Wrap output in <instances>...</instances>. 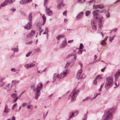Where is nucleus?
<instances>
[{
	"label": "nucleus",
	"instance_id": "15",
	"mask_svg": "<svg viewBox=\"0 0 120 120\" xmlns=\"http://www.w3.org/2000/svg\"><path fill=\"white\" fill-rule=\"evenodd\" d=\"M35 31L32 30L27 35V37L28 38H30L32 37L35 34Z\"/></svg>",
	"mask_w": 120,
	"mask_h": 120
},
{
	"label": "nucleus",
	"instance_id": "44",
	"mask_svg": "<svg viewBox=\"0 0 120 120\" xmlns=\"http://www.w3.org/2000/svg\"><path fill=\"white\" fill-rule=\"evenodd\" d=\"M26 3H29L31 2L32 1V0H25Z\"/></svg>",
	"mask_w": 120,
	"mask_h": 120
},
{
	"label": "nucleus",
	"instance_id": "63",
	"mask_svg": "<svg viewBox=\"0 0 120 120\" xmlns=\"http://www.w3.org/2000/svg\"><path fill=\"white\" fill-rule=\"evenodd\" d=\"M105 67H104V68L102 69H101V71H102V72H104V70H105Z\"/></svg>",
	"mask_w": 120,
	"mask_h": 120
},
{
	"label": "nucleus",
	"instance_id": "49",
	"mask_svg": "<svg viewBox=\"0 0 120 120\" xmlns=\"http://www.w3.org/2000/svg\"><path fill=\"white\" fill-rule=\"evenodd\" d=\"M114 38V36H112L111 38L110 39H109V41L110 42H111L112 40H113Z\"/></svg>",
	"mask_w": 120,
	"mask_h": 120
},
{
	"label": "nucleus",
	"instance_id": "55",
	"mask_svg": "<svg viewBox=\"0 0 120 120\" xmlns=\"http://www.w3.org/2000/svg\"><path fill=\"white\" fill-rule=\"evenodd\" d=\"M103 86V84L101 85V86L100 88L99 89V91H101V89L102 87Z\"/></svg>",
	"mask_w": 120,
	"mask_h": 120
},
{
	"label": "nucleus",
	"instance_id": "47",
	"mask_svg": "<svg viewBox=\"0 0 120 120\" xmlns=\"http://www.w3.org/2000/svg\"><path fill=\"white\" fill-rule=\"evenodd\" d=\"M67 11L66 10L63 13V15H64L65 16L67 15Z\"/></svg>",
	"mask_w": 120,
	"mask_h": 120
},
{
	"label": "nucleus",
	"instance_id": "7",
	"mask_svg": "<svg viewBox=\"0 0 120 120\" xmlns=\"http://www.w3.org/2000/svg\"><path fill=\"white\" fill-rule=\"evenodd\" d=\"M91 24L93 26V29L94 30H95L96 28V19H92L91 21Z\"/></svg>",
	"mask_w": 120,
	"mask_h": 120
},
{
	"label": "nucleus",
	"instance_id": "50",
	"mask_svg": "<svg viewBox=\"0 0 120 120\" xmlns=\"http://www.w3.org/2000/svg\"><path fill=\"white\" fill-rule=\"evenodd\" d=\"M73 56L74 57V61H75V60H76V55H75V54H73Z\"/></svg>",
	"mask_w": 120,
	"mask_h": 120
},
{
	"label": "nucleus",
	"instance_id": "51",
	"mask_svg": "<svg viewBox=\"0 0 120 120\" xmlns=\"http://www.w3.org/2000/svg\"><path fill=\"white\" fill-rule=\"evenodd\" d=\"M15 98L14 99V100L13 101V102H16L17 101V100L18 99V97H16V98Z\"/></svg>",
	"mask_w": 120,
	"mask_h": 120
},
{
	"label": "nucleus",
	"instance_id": "27",
	"mask_svg": "<svg viewBox=\"0 0 120 120\" xmlns=\"http://www.w3.org/2000/svg\"><path fill=\"white\" fill-rule=\"evenodd\" d=\"M11 50L12 51H14L13 53H15V52H17L18 51V49L17 48H15L11 49Z\"/></svg>",
	"mask_w": 120,
	"mask_h": 120
},
{
	"label": "nucleus",
	"instance_id": "42",
	"mask_svg": "<svg viewBox=\"0 0 120 120\" xmlns=\"http://www.w3.org/2000/svg\"><path fill=\"white\" fill-rule=\"evenodd\" d=\"M31 88L34 91H35L37 90V89L36 88H35L34 87V85H32L31 86Z\"/></svg>",
	"mask_w": 120,
	"mask_h": 120
},
{
	"label": "nucleus",
	"instance_id": "3",
	"mask_svg": "<svg viewBox=\"0 0 120 120\" xmlns=\"http://www.w3.org/2000/svg\"><path fill=\"white\" fill-rule=\"evenodd\" d=\"M70 72L69 69L66 68L65 69L60 75L56 73L53 76V78L56 77L58 79H61L63 78L66 76V75Z\"/></svg>",
	"mask_w": 120,
	"mask_h": 120
},
{
	"label": "nucleus",
	"instance_id": "17",
	"mask_svg": "<svg viewBox=\"0 0 120 120\" xmlns=\"http://www.w3.org/2000/svg\"><path fill=\"white\" fill-rule=\"evenodd\" d=\"M40 24V23L39 22H38L37 24V26L39 28V34L40 35H41V33L43 31V30L41 29V26H39L38 25L39 24Z\"/></svg>",
	"mask_w": 120,
	"mask_h": 120
},
{
	"label": "nucleus",
	"instance_id": "31",
	"mask_svg": "<svg viewBox=\"0 0 120 120\" xmlns=\"http://www.w3.org/2000/svg\"><path fill=\"white\" fill-rule=\"evenodd\" d=\"M91 98L89 97H87L85 99L82 100L83 102H84L86 101H88V100L90 99Z\"/></svg>",
	"mask_w": 120,
	"mask_h": 120
},
{
	"label": "nucleus",
	"instance_id": "64",
	"mask_svg": "<svg viewBox=\"0 0 120 120\" xmlns=\"http://www.w3.org/2000/svg\"><path fill=\"white\" fill-rule=\"evenodd\" d=\"M100 75H97L96 76V77H95V79H97L99 77V76H100Z\"/></svg>",
	"mask_w": 120,
	"mask_h": 120
},
{
	"label": "nucleus",
	"instance_id": "28",
	"mask_svg": "<svg viewBox=\"0 0 120 120\" xmlns=\"http://www.w3.org/2000/svg\"><path fill=\"white\" fill-rule=\"evenodd\" d=\"M28 64L29 68L32 67L34 66L35 65L33 63H30Z\"/></svg>",
	"mask_w": 120,
	"mask_h": 120
},
{
	"label": "nucleus",
	"instance_id": "22",
	"mask_svg": "<svg viewBox=\"0 0 120 120\" xmlns=\"http://www.w3.org/2000/svg\"><path fill=\"white\" fill-rule=\"evenodd\" d=\"M49 31H48V29L47 27H46L45 28V32H44L43 34H47V38L48 37V33Z\"/></svg>",
	"mask_w": 120,
	"mask_h": 120
},
{
	"label": "nucleus",
	"instance_id": "32",
	"mask_svg": "<svg viewBox=\"0 0 120 120\" xmlns=\"http://www.w3.org/2000/svg\"><path fill=\"white\" fill-rule=\"evenodd\" d=\"M2 80L3 79H0V87L2 86L4 83L2 82Z\"/></svg>",
	"mask_w": 120,
	"mask_h": 120
},
{
	"label": "nucleus",
	"instance_id": "37",
	"mask_svg": "<svg viewBox=\"0 0 120 120\" xmlns=\"http://www.w3.org/2000/svg\"><path fill=\"white\" fill-rule=\"evenodd\" d=\"M33 105H29L27 107V109H32L33 108Z\"/></svg>",
	"mask_w": 120,
	"mask_h": 120
},
{
	"label": "nucleus",
	"instance_id": "61",
	"mask_svg": "<svg viewBox=\"0 0 120 120\" xmlns=\"http://www.w3.org/2000/svg\"><path fill=\"white\" fill-rule=\"evenodd\" d=\"M117 30V28L113 29H112V31H113V32H115Z\"/></svg>",
	"mask_w": 120,
	"mask_h": 120
},
{
	"label": "nucleus",
	"instance_id": "21",
	"mask_svg": "<svg viewBox=\"0 0 120 120\" xmlns=\"http://www.w3.org/2000/svg\"><path fill=\"white\" fill-rule=\"evenodd\" d=\"M64 6V4H63V2L61 1H60L58 4L57 7L58 9H59V7H63Z\"/></svg>",
	"mask_w": 120,
	"mask_h": 120
},
{
	"label": "nucleus",
	"instance_id": "35",
	"mask_svg": "<svg viewBox=\"0 0 120 120\" xmlns=\"http://www.w3.org/2000/svg\"><path fill=\"white\" fill-rule=\"evenodd\" d=\"M91 11H88L86 12V16H88L90 13Z\"/></svg>",
	"mask_w": 120,
	"mask_h": 120
},
{
	"label": "nucleus",
	"instance_id": "33",
	"mask_svg": "<svg viewBox=\"0 0 120 120\" xmlns=\"http://www.w3.org/2000/svg\"><path fill=\"white\" fill-rule=\"evenodd\" d=\"M101 44L102 45H105L106 44V42L103 40L101 41Z\"/></svg>",
	"mask_w": 120,
	"mask_h": 120
},
{
	"label": "nucleus",
	"instance_id": "38",
	"mask_svg": "<svg viewBox=\"0 0 120 120\" xmlns=\"http://www.w3.org/2000/svg\"><path fill=\"white\" fill-rule=\"evenodd\" d=\"M25 0H22L20 2V3L21 4H23L26 3Z\"/></svg>",
	"mask_w": 120,
	"mask_h": 120
},
{
	"label": "nucleus",
	"instance_id": "9",
	"mask_svg": "<svg viewBox=\"0 0 120 120\" xmlns=\"http://www.w3.org/2000/svg\"><path fill=\"white\" fill-rule=\"evenodd\" d=\"M50 8H47V7H46L45 10L46 15H48L51 16L53 15V13L52 11L49 9Z\"/></svg>",
	"mask_w": 120,
	"mask_h": 120
},
{
	"label": "nucleus",
	"instance_id": "1",
	"mask_svg": "<svg viewBox=\"0 0 120 120\" xmlns=\"http://www.w3.org/2000/svg\"><path fill=\"white\" fill-rule=\"evenodd\" d=\"M116 109V107L107 109L105 111V115L106 116L104 120H111L113 119L112 113L114 112Z\"/></svg>",
	"mask_w": 120,
	"mask_h": 120
},
{
	"label": "nucleus",
	"instance_id": "56",
	"mask_svg": "<svg viewBox=\"0 0 120 120\" xmlns=\"http://www.w3.org/2000/svg\"><path fill=\"white\" fill-rule=\"evenodd\" d=\"M10 11L13 12H14L15 11H16V9H11L10 10Z\"/></svg>",
	"mask_w": 120,
	"mask_h": 120
},
{
	"label": "nucleus",
	"instance_id": "6",
	"mask_svg": "<svg viewBox=\"0 0 120 120\" xmlns=\"http://www.w3.org/2000/svg\"><path fill=\"white\" fill-rule=\"evenodd\" d=\"M82 72V68L80 69L78 71L77 74V77L79 79H83L86 77L85 75L83 74L81 76V75Z\"/></svg>",
	"mask_w": 120,
	"mask_h": 120
},
{
	"label": "nucleus",
	"instance_id": "46",
	"mask_svg": "<svg viewBox=\"0 0 120 120\" xmlns=\"http://www.w3.org/2000/svg\"><path fill=\"white\" fill-rule=\"evenodd\" d=\"M17 103H15L12 106L11 109L12 110L14 108L15 106H16L17 105Z\"/></svg>",
	"mask_w": 120,
	"mask_h": 120
},
{
	"label": "nucleus",
	"instance_id": "19",
	"mask_svg": "<svg viewBox=\"0 0 120 120\" xmlns=\"http://www.w3.org/2000/svg\"><path fill=\"white\" fill-rule=\"evenodd\" d=\"M28 19L29 20V22H32V16L31 13H30L29 15Z\"/></svg>",
	"mask_w": 120,
	"mask_h": 120
},
{
	"label": "nucleus",
	"instance_id": "2",
	"mask_svg": "<svg viewBox=\"0 0 120 120\" xmlns=\"http://www.w3.org/2000/svg\"><path fill=\"white\" fill-rule=\"evenodd\" d=\"M99 11V10H94L93 11L92 13L94 16V18L97 20L99 28L100 29L103 26L102 20L103 19V17H98V14L97 12Z\"/></svg>",
	"mask_w": 120,
	"mask_h": 120
},
{
	"label": "nucleus",
	"instance_id": "23",
	"mask_svg": "<svg viewBox=\"0 0 120 120\" xmlns=\"http://www.w3.org/2000/svg\"><path fill=\"white\" fill-rule=\"evenodd\" d=\"M42 18L43 20V23L42 25H43L45 23L46 21V17L45 16V14H44L42 16Z\"/></svg>",
	"mask_w": 120,
	"mask_h": 120
},
{
	"label": "nucleus",
	"instance_id": "5",
	"mask_svg": "<svg viewBox=\"0 0 120 120\" xmlns=\"http://www.w3.org/2000/svg\"><path fill=\"white\" fill-rule=\"evenodd\" d=\"M79 90H76L74 89L72 92V94L70 95L69 97L71 96V101H74L75 100L77 96V94L79 92Z\"/></svg>",
	"mask_w": 120,
	"mask_h": 120
},
{
	"label": "nucleus",
	"instance_id": "26",
	"mask_svg": "<svg viewBox=\"0 0 120 120\" xmlns=\"http://www.w3.org/2000/svg\"><path fill=\"white\" fill-rule=\"evenodd\" d=\"M17 94L16 93H13L11 94V97L13 98H14L17 97Z\"/></svg>",
	"mask_w": 120,
	"mask_h": 120
},
{
	"label": "nucleus",
	"instance_id": "57",
	"mask_svg": "<svg viewBox=\"0 0 120 120\" xmlns=\"http://www.w3.org/2000/svg\"><path fill=\"white\" fill-rule=\"evenodd\" d=\"M35 50H36V51L37 52H39L40 51V49L39 48H38L36 49Z\"/></svg>",
	"mask_w": 120,
	"mask_h": 120
},
{
	"label": "nucleus",
	"instance_id": "43",
	"mask_svg": "<svg viewBox=\"0 0 120 120\" xmlns=\"http://www.w3.org/2000/svg\"><path fill=\"white\" fill-rule=\"evenodd\" d=\"M24 66L25 68H29V66L28 64H25Z\"/></svg>",
	"mask_w": 120,
	"mask_h": 120
},
{
	"label": "nucleus",
	"instance_id": "59",
	"mask_svg": "<svg viewBox=\"0 0 120 120\" xmlns=\"http://www.w3.org/2000/svg\"><path fill=\"white\" fill-rule=\"evenodd\" d=\"M77 2L78 3H81L82 2V1L81 0H78Z\"/></svg>",
	"mask_w": 120,
	"mask_h": 120
},
{
	"label": "nucleus",
	"instance_id": "12",
	"mask_svg": "<svg viewBox=\"0 0 120 120\" xmlns=\"http://www.w3.org/2000/svg\"><path fill=\"white\" fill-rule=\"evenodd\" d=\"M42 83L41 82H40L37 85V86L36 87L37 91L38 90H39L40 91V90L42 89Z\"/></svg>",
	"mask_w": 120,
	"mask_h": 120
},
{
	"label": "nucleus",
	"instance_id": "36",
	"mask_svg": "<svg viewBox=\"0 0 120 120\" xmlns=\"http://www.w3.org/2000/svg\"><path fill=\"white\" fill-rule=\"evenodd\" d=\"M82 50L81 49H79V50L78 51V53L79 54H81L82 53Z\"/></svg>",
	"mask_w": 120,
	"mask_h": 120
},
{
	"label": "nucleus",
	"instance_id": "34",
	"mask_svg": "<svg viewBox=\"0 0 120 120\" xmlns=\"http://www.w3.org/2000/svg\"><path fill=\"white\" fill-rule=\"evenodd\" d=\"M32 51H30L28 52L26 55V57H29L30 55L32 53Z\"/></svg>",
	"mask_w": 120,
	"mask_h": 120
},
{
	"label": "nucleus",
	"instance_id": "41",
	"mask_svg": "<svg viewBox=\"0 0 120 120\" xmlns=\"http://www.w3.org/2000/svg\"><path fill=\"white\" fill-rule=\"evenodd\" d=\"M28 105V103H23L22 105V106L23 107H24L26 106L27 105Z\"/></svg>",
	"mask_w": 120,
	"mask_h": 120
},
{
	"label": "nucleus",
	"instance_id": "39",
	"mask_svg": "<svg viewBox=\"0 0 120 120\" xmlns=\"http://www.w3.org/2000/svg\"><path fill=\"white\" fill-rule=\"evenodd\" d=\"M74 115V112H72L71 113L70 115L69 118H71L72 117H73V116Z\"/></svg>",
	"mask_w": 120,
	"mask_h": 120
},
{
	"label": "nucleus",
	"instance_id": "60",
	"mask_svg": "<svg viewBox=\"0 0 120 120\" xmlns=\"http://www.w3.org/2000/svg\"><path fill=\"white\" fill-rule=\"evenodd\" d=\"M11 71H12L16 72V70L15 68H13L11 69Z\"/></svg>",
	"mask_w": 120,
	"mask_h": 120
},
{
	"label": "nucleus",
	"instance_id": "10",
	"mask_svg": "<svg viewBox=\"0 0 120 120\" xmlns=\"http://www.w3.org/2000/svg\"><path fill=\"white\" fill-rule=\"evenodd\" d=\"M15 0H5L3 3V4L1 5V6H4L3 5V4H4L5 5H7L8 3L12 4L15 1Z\"/></svg>",
	"mask_w": 120,
	"mask_h": 120
},
{
	"label": "nucleus",
	"instance_id": "11",
	"mask_svg": "<svg viewBox=\"0 0 120 120\" xmlns=\"http://www.w3.org/2000/svg\"><path fill=\"white\" fill-rule=\"evenodd\" d=\"M104 8V6L103 5L100 4L95 5L94 4L93 5V8L94 9H96L98 8L101 9Z\"/></svg>",
	"mask_w": 120,
	"mask_h": 120
},
{
	"label": "nucleus",
	"instance_id": "24",
	"mask_svg": "<svg viewBox=\"0 0 120 120\" xmlns=\"http://www.w3.org/2000/svg\"><path fill=\"white\" fill-rule=\"evenodd\" d=\"M120 75V74L118 71L114 75L115 80H117V79L118 78Z\"/></svg>",
	"mask_w": 120,
	"mask_h": 120
},
{
	"label": "nucleus",
	"instance_id": "25",
	"mask_svg": "<svg viewBox=\"0 0 120 120\" xmlns=\"http://www.w3.org/2000/svg\"><path fill=\"white\" fill-rule=\"evenodd\" d=\"M104 11L106 17L107 18H109L110 16L109 12L107 10H105Z\"/></svg>",
	"mask_w": 120,
	"mask_h": 120
},
{
	"label": "nucleus",
	"instance_id": "13",
	"mask_svg": "<svg viewBox=\"0 0 120 120\" xmlns=\"http://www.w3.org/2000/svg\"><path fill=\"white\" fill-rule=\"evenodd\" d=\"M83 14V12H81L76 17V19L77 20H79L82 17Z\"/></svg>",
	"mask_w": 120,
	"mask_h": 120
},
{
	"label": "nucleus",
	"instance_id": "30",
	"mask_svg": "<svg viewBox=\"0 0 120 120\" xmlns=\"http://www.w3.org/2000/svg\"><path fill=\"white\" fill-rule=\"evenodd\" d=\"M70 64V61H68L67 63L65 65V67H66V68H65V69L66 68H67V67H68L69 66V65ZM67 69H68V68H67ZM69 71H70V69H69Z\"/></svg>",
	"mask_w": 120,
	"mask_h": 120
},
{
	"label": "nucleus",
	"instance_id": "48",
	"mask_svg": "<svg viewBox=\"0 0 120 120\" xmlns=\"http://www.w3.org/2000/svg\"><path fill=\"white\" fill-rule=\"evenodd\" d=\"M25 90L23 91L20 94V95L18 96V97L19 98H20L21 96L22 95V94H24V93L25 92Z\"/></svg>",
	"mask_w": 120,
	"mask_h": 120
},
{
	"label": "nucleus",
	"instance_id": "58",
	"mask_svg": "<svg viewBox=\"0 0 120 120\" xmlns=\"http://www.w3.org/2000/svg\"><path fill=\"white\" fill-rule=\"evenodd\" d=\"M73 41V40H69L68 41V43H72Z\"/></svg>",
	"mask_w": 120,
	"mask_h": 120
},
{
	"label": "nucleus",
	"instance_id": "16",
	"mask_svg": "<svg viewBox=\"0 0 120 120\" xmlns=\"http://www.w3.org/2000/svg\"><path fill=\"white\" fill-rule=\"evenodd\" d=\"M5 105L4 110V112L8 113L9 112L10 109L8 108V106L6 104H5Z\"/></svg>",
	"mask_w": 120,
	"mask_h": 120
},
{
	"label": "nucleus",
	"instance_id": "18",
	"mask_svg": "<svg viewBox=\"0 0 120 120\" xmlns=\"http://www.w3.org/2000/svg\"><path fill=\"white\" fill-rule=\"evenodd\" d=\"M40 94V91L39 90H38L37 91L36 95L35 97V99H37Z\"/></svg>",
	"mask_w": 120,
	"mask_h": 120
},
{
	"label": "nucleus",
	"instance_id": "52",
	"mask_svg": "<svg viewBox=\"0 0 120 120\" xmlns=\"http://www.w3.org/2000/svg\"><path fill=\"white\" fill-rule=\"evenodd\" d=\"M48 0H44V5H45L47 3V1Z\"/></svg>",
	"mask_w": 120,
	"mask_h": 120
},
{
	"label": "nucleus",
	"instance_id": "40",
	"mask_svg": "<svg viewBox=\"0 0 120 120\" xmlns=\"http://www.w3.org/2000/svg\"><path fill=\"white\" fill-rule=\"evenodd\" d=\"M83 47V44H82L81 43L80 44V45L79 46V49H82Z\"/></svg>",
	"mask_w": 120,
	"mask_h": 120
},
{
	"label": "nucleus",
	"instance_id": "14",
	"mask_svg": "<svg viewBox=\"0 0 120 120\" xmlns=\"http://www.w3.org/2000/svg\"><path fill=\"white\" fill-rule=\"evenodd\" d=\"M67 44L66 38H65L64 40L62 42V43L60 45V47L61 48H64L67 45Z\"/></svg>",
	"mask_w": 120,
	"mask_h": 120
},
{
	"label": "nucleus",
	"instance_id": "29",
	"mask_svg": "<svg viewBox=\"0 0 120 120\" xmlns=\"http://www.w3.org/2000/svg\"><path fill=\"white\" fill-rule=\"evenodd\" d=\"M88 112L87 111V112H86V114H85L84 116L82 118V120H86L87 119V113Z\"/></svg>",
	"mask_w": 120,
	"mask_h": 120
},
{
	"label": "nucleus",
	"instance_id": "53",
	"mask_svg": "<svg viewBox=\"0 0 120 120\" xmlns=\"http://www.w3.org/2000/svg\"><path fill=\"white\" fill-rule=\"evenodd\" d=\"M32 41H31L28 42H27L26 43V44H30L32 43Z\"/></svg>",
	"mask_w": 120,
	"mask_h": 120
},
{
	"label": "nucleus",
	"instance_id": "54",
	"mask_svg": "<svg viewBox=\"0 0 120 120\" xmlns=\"http://www.w3.org/2000/svg\"><path fill=\"white\" fill-rule=\"evenodd\" d=\"M97 81L96 80V79H95L94 81L93 82V83L94 85H96L97 84Z\"/></svg>",
	"mask_w": 120,
	"mask_h": 120
},
{
	"label": "nucleus",
	"instance_id": "62",
	"mask_svg": "<svg viewBox=\"0 0 120 120\" xmlns=\"http://www.w3.org/2000/svg\"><path fill=\"white\" fill-rule=\"evenodd\" d=\"M11 120H15V118L14 116H13L11 118Z\"/></svg>",
	"mask_w": 120,
	"mask_h": 120
},
{
	"label": "nucleus",
	"instance_id": "45",
	"mask_svg": "<svg viewBox=\"0 0 120 120\" xmlns=\"http://www.w3.org/2000/svg\"><path fill=\"white\" fill-rule=\"evenodd\" d=\"M78 112H79L77 110H76L75 111L73 112L74 113V115L75 116H76L78 114Z\"/></svg>",
	"mask_w": 120,
	"mask_h": 120
},
{
	"label": "nucleus",
	"instance_id": "8",
	"mask_svg": "<svg viewBox=\"0 0 120 120\" xmlns=\"http://www.w3.org/2000/svg\"><path fill=\"white\" fill-rule=\"evenodd\" d=\"M32 22H28L26 26H24V28L25 29L30 30L31 29Z\"/></svg>",
	"mask_w": 120,
	"mask_h": 120
},
{
	"label": "nucleus",
	"instance_id": "4",
	"mask_svg": "<svg viewBox=\"0 0 120 120\" xmlns=\"http://www.w3.org/2000/svg\"><path fill=\"white\" fill-rule=\"evenodd\" d=\"M106 79L105 87L106 89H108L112 86L113 83V80L112 78L110 77H107Z\"/></svg>",
	"mask_w": 120,
	"mask_h": 120
},
{
	"label": "nucleus",
	"instance_id": "20",
	"mask_svg": "<svg viewBox=\"0 0 120 120\" xmlns=\"http://www.w3.org/2000/svg\"><path fill=\"white\" fill-rule=\"evenodd\" d=\"M64 36L63 35L60 34L57 36L56 38L57 40H60L61 39L63 38Z\"/></svg>",
	"mask_w": 120,
	"mask_h": 120
}]
</instances>
